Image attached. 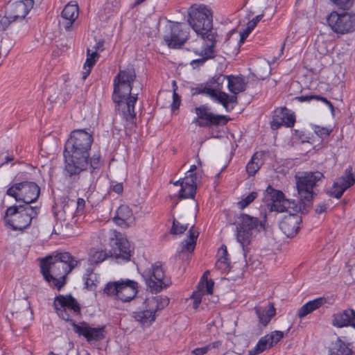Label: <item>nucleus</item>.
<instances>
[{
	"label": "nucleus",
	"mask_w": 355,
	"mask_h": 355,
	"mask_svg": "<svg viewBox=\"0 0 355 355\" xmlns=\"http://www.w3.org/2000/svg\"><path fill=\"white\" fill-rule=\"evenodd\" d=\"M271 128L272 130H277L279 129L282 125H284V121H282L279 119V117H275V113L273 116V119L270 123Z\"/></svg>",
	"instance_id": "54"
},
{
	"label": "nucleus",
	"mask_w": 355,
	"mask_h": 355,
	"mask_svg": "<svg viewBox=\"0 0 355 355\" xmlns=\"http://www.w3.org/2000/svg\"><path fill=\"white\" fill-rule=\"evenodd\" d=\"M99 58V54L97 52H92L90 49L87 51V59L83 66V69L87 68H92L96 64V60Z\"/></svg>",
	"instance_id": "36"
},
{
	"label": "nucleus",
	"mask_w": 355,
	"mask_h": 355,
	"mask_svg": "<svg viewBox=\"0 0 355 355\" xmlns=\"http://www.w3.org/2000/svg\"><path fill=\"white\" fill-rule=\"evenodd\" d=\"M216 35H213V38L209 37H202L204 40H207L210 42L209 44H206L203 49L200 52L198 50H193V52L198 55L203 57L206 60L214 58L215 57L214 48L216 44Z\"/></svg>",
	"instance_id": "26"
},
{
	"label": "nucleus",
	"mask_w": 355,
	"mask_h": 355,
	"mask_svg": "<svg viewBox=\"0 0 355 355\" xmlns=\"http://www.w3.org/2000/svg\"><path fill=\"white\" fill-rule=\"evenodd\" d=\"M103 45H104V42L102 41V40H99L94 46L93 49H94V51L93 52H97L98 53V51H103Z\"/></svg>",
	"instance_id": "59"
},
{
	"label": "nucleus",
	"mask_w": 355,
	"mask_h": 355,
	"mask_svg": "<svg viewBox=\"0 0 355 355\" xmlns=\"http://www.w3.org/2000/svg\"><path fill=\"white\" fill-rule=\"evenodd\" d=\"M184 179V184H186V188L189 189V197H195L196 189H197V184L189 178V177L187 175L185 176Z\"/></svg>",
	"instance_id": "41"
},
{
	"label": "nucleus",
	"mask_w": 355,
	"mask_h": 355,
	"mask_svg": "<svg viewBox=\"0 0 355 355\" xmlns=\"http://www.w3.org/2000/svg\"><path fill=\"white\" fill-rule=\"evenodd\" d=\"M334 4L343 10L349 9L354 3V0H330Z\"/></svg>",
	"instance_id": "43"
},
{
	"label": "nucleus",
	"mask_w": 355,
	"mask_h": 355,
	"mask_svg": "<svg viewBox=\"0 0 355 355\" xmlns=\"http://www.w3.org/2000/svg\"><path fill=\"white\" fill-rule=\"evenodd\" d=\"M205 294L200 291H195L191 295V298L193 300V308L197 309L202 302V295Z\"/></svg>",
	"instance_id": "46"
},
{
	"label": "nucleus",
	"mask_w": 355,
	"mask_h": 355,
	"mask_svg": "<svg viewBox=\"0 0 355 355\" xmlns=\"http://www.w3.org/2000/svg\"><path fill=\"white\" fill-rule=\"evenodd\" d=\"M92 68H86L85 69H84V71L83 72V80H85L87 76L89 75L90 72H91V70H92Z\"/></svg>",
	"instance_id": "64"
},
{
	"label": "nucleus",
	"mask_w": 355,
	"mask_h": 355,
	"mask_svg": "<svg viewBox=\"0 0 355 355\" xmlns=\"http://www.w3.org/2000/svg\"><path fill=\"white\" fill-rule=\"evenodd\" d=\"M293 136L300 140L302 143H309L310 139H311V137L309 135H306L305 132L299 130H295L293 133Z\"/></svg>",
	"instance_id": "45"
},
{
	"label": "nucleus",
	"mask_w": 355,
	"mask_h": 355,
	"mask_svg": "<svg viewBox=\"0 0 355 355\" xmlns=\"http://www.w3.org/2000/svg\"><path fill=\"white\" fill-rule=\"evenodd\" d=\"M258 196V193L256 191L251 192L245 198L241 199L238 202L237 205L239 209H243L251 204Z\"/></svg>",
	"instance_id": "37"
},
{
	"label": "nucleus",
	"mask_w": 355,
	"mask_h": 355,
	"mask_svg": "<svg viewBox=\"0 0 355 355\" xmlns=\"http://www.w3.org/2000/svg\"><path fill=\"white\" fill-rule=\"evenodd\" d=\"M188 22L198 35L213 38L216 32L213 29L211 11L205 6H192L189 10Z\"/></svg>",
	"instance_id": "9"
},
{
	"label": "nucleus",
	"mask_w": 355,
	"mask_h": 355,
	"mask_svg": "<svg viewBox=\"0 0 355 355\" xmlns=\"http://www.w3.org/2000/svg\"><path fill=\"white\" fill-rule=\"evenodd\" d=\"M209 272H206L200 279V281L198 284V290L200 291L204 294H212L214 282L212 279H207L206 276V273Z\"/></svg>",
	"instance_id": "34"
},
{
	"label": "nucleus",
	"mask_w": 355,
	"mask_h": 355,
	"mask_svg": "<svg viewBox=\"0 0 355 355\" xmlns=\"http://www.w3.org/2000/svg\"><path fill=\"white\" fill-rule=\"evenodd\" d=\"M327 22L331 31L338 35L355 32V12L332 11L327 17Z\"/></svg>",
	"instance_id": "12"
},
{
	"label": "nucleus",
	"mask_w": 355,
	"mask_h": 355,
	"mask_svg": "<svg viewBox=\"0 0 355 355\" xmlns=\"http://www.w3.org/2000/svg\"><path fill=\"white\" fill-rule=\"evenodd\" d=\"M332 324L337 327L351 326L355 328V311L348 309L334 313Z\"/></svg>",
	"instance_id": "20"
},
{
	"label": "nucleus",
	"mask_w": 355,
	"mask_h": 355,
	"mask_svg": "<svg viewBox=\"0 0 355 355\" xmlns=\"http://www.w3.org/2000/svg\"><path fill=\"white\" fill-rule=\"evenodd\" d=\"M85 207V200L82 198H78L77 202H76V215L78 216V215L83 214Z\"/></svg>",
	"instance_id": "50"
},
{
	"label": "nucleus",
	"mask_w": 355,
	"mask_h": 355,
	"mask_svg": "<svg viewBox=\"0 0 355 355\" xmlns=\"http://www.w3.org/2000/svg\"><path fill=\"white\" fill-rule=\"evenodd\" d=\"M347 189L345 187H341L340 185H338L336 187L334 186V183L333 184L332 187L327 191V193L331 197H334L337 199H339L343 195V193Z\"/></svg>",
	"instance_id": "39"
},
{
	"label": "nucleus",
	"mask_w": 355,
	"mask_h": 355,
	"mask_svg": "<svg viewBox=\"0 0 355 355\" xmlns=\"http://www.w3.org/2000/svg\"><path fill=\"white\" fill-rule=\"evenodd\" d=\"M314 132L322 139H325L329 136L332 130L325 127H321L317 125H313Z\"/></svg>",
	"instance_id": "40"
},
{
	"label": "nucleus",
	"mask_w": 355,
	"mask_h": 355,
	"mask_svg": "<svg viewBox=\"0 0 355 355\" xmlns=\"http://www.w3.org/2000/svg\"><path fill=\"white\" fill-rule=\"evenodd\" d=\"M169 299L166 296L157 295L147 298L143 303L142 309L132 313V317L145 327L151 325L155 320L157 311L168 306Z\"/></svg>",
	"instance_id": "10"
},
{
	"label": "nucleus",
	"mask_w": 355,
	"mask_h": 355,
	"mask_svg": "<svg viewBox=\"0 0 355 355\" xmlns=\"http://www.w3.org/2000/svg\"><path fill=\"white\" fill-rule=\"evenodd\" d=\"M119 300L122 302H130L135 298L138 293V283L128 279H121Z\"/></svg>",
	"instance_id": "19"
},
{
	"label": "nucleus",
	"mask_w": 355,
	"mask_h": 355,
	"mask_svg": "<svg viewBox=\"0 0 355 355\" xmlns=\"http://www.w3.org/2000/svg\"><path fill=\"white\" fill-rule=\"evenodd\" d=\"M92 142V135L85 130L71 132L64 150V170L70 177L79 175L88 168L91 173L97 172L103 166V161L100 153H94L89 158Z\"/></svg>",
	"instance_id": "2"
},
{
	"label": "nucleus",
	"mask_w": 355,
	"mask_h": 355,
	"mask_svg": "<svg viewBox=\"0 0 355 355\" xmlns=\"http://www.w3.org/2000/svg\"><path fill=\"white\" fill-rule=\"evenodd\" d=\"M198 236L199 232L196 228L195 225L193 224L191 226L188 232L189 240H191L196 242Z\"/></svg>",
	"instance_id": "51"
},
{
	"label": "nucleus",
	"mask_w": 355,
	"mask_h": 355,
	"mask_svg": "<svg viewBox=\"0 0 355 355\" xmlns=\"http://www.w3.org/2000/svg\"><path fill=\"white\" fill-rule=\"evenodd\" d=\"M229 78H230V76L223 75L221 73L216 74V79L217 82H216V88H214V89L218 91H220V89L222 88V85H223L225 80H227V82H228Z\"/></svg>",
	"instance_id": "47"
},
{
	"label": "nucleus",
	"mask_w": 355,
	"mask_h": 355,
	"mask_svg": "<svg viewBox=\"0 0 355 355\" xmlns=\"http://www.w3.org/2000/svg\"><path fill=\"white\" fill-rule=\"evenodd\" d=\"M318 98H319L320 101H322L324 103H325L330 108V110L332 112L334 111V107L333 104L327 98L322 97L321 96Z\"/></svg>",
	"instance_id": "58"
},
{
	"label": "nucleus",
	"mask_w": 355,
	"mask_h": 355,
	"mask_svg": "<svg viewBox=\"0 0 355 355\" xmlns=\"http://www.w3.org/2000/svg\"><path fill=\"white\" fill-rule=\"evenodd\" d=\"M251 32H250L247 29H245L243 32H241V38H240L239 42L240 43H243L245 42V39L248 37V36L249 35V34Z\"/></svg>",
	"instance_id": "61"
},
{
	"label": "nucleus",
	"mask_w": 355,
	"mask_h": 355,
	"mask_svg": "<svg viewBox=\"0 0 355 355\" xmlns=\"http://www.w3.org/2000/svg\"><path fill=\"white\" fill-rule=\"evenodd\" d=\"M78 15L79 8L77 4H67L61 13L62 21L60 22V25L66 31H71Z\"/></svg>",
	"instance_id": "18"
},
{
	"label": "nucleus",
	"mask_w": 355,
	"mask_h": 355,
	"mask_svg": "<svg viewBox=\"0 0 355 355\" xmlns=\"http://www.w3.org/2000/svg\"><path fill=\"white\" fill-rule=\"evenodd\" d=\"M257 26L256 24V22L253 21L252 20H250V21H248V23L247 24V27L245 29H247L248 31H249L250 32H251L254 28V27Z\"/></svg>",
	"instance_id": "63"
},
{
	"label": "nucleus",
	"mask_w": 355,
	"mask_h": 355,
	"mask_svg": "<svg viewBox=\"0 0 355 355\" xmlns=\"http://www.w3.org/2000/svg\"><path fill=\"white\" fill-rule=\"evenodd\" d=\"M148 288L152 293H159L171 284V279L166 275L161 262H156L151 269L143 275Z\"/></svg>",
	"instance_id": "14"
},
{
	"label": "nucleus",
	"mask_w": 355,
	"mask_h": 355,
	"mask_svg": "<svg viewBox=\"0 0 355 355\" xmlns=\"http://www.w3.org/2000/svg\"><path fill=\"white\" fill-rule=\"evenodd\" d=\"M272 347V345L270 344L269 338H268L267 335H266L259 339L256 346L252 349L249 351V355H257Z\"/></svg>",
	"instance_id": "32"
},
{
	"label": "nucleus",
	"mask_w": 355,
	"mask_h": 355,
	"mask_svg": "<svg viewBox=\"0 0 355 355\" xmlns=\"http://www.w3.org/2000/svg\"><path fill=\"white\" fill-rule=\"evenodd\" d=\"M186 184L182 185V188H180L179 191V198L180 199H187L191 198L193 199L195 197H189V189L186 188Z\"/></svg>",
	"instance_id": "52"
},
{
	"label": "nucleus",
	"mask_w": 355,
	"mask_h": 355,
	"mask_svg": "<svg viewBox=\"0 0 355 355\" xmlns=\"http://www.w3.org/2000/svg\"><path fill=\"white\" fill-rule=\"evenodd\" d=\"M195 112L197 117L194 119L193 123L201 128L225 125L229 120L225 115H218L212 113L211 107L207 105H201L196 107Z\"/></svg>",
	"instance_id": "16"
},
{
	"label": "nucleus",
	"mask_w": 355,
	"mask_h": 355,
	"mask_svg": "<svg viewBox=\"0 0 355 355\" xmlns=\"http://www.w3.org/2000/svg\"><path fill=\"white\" fill-rule=\"evenodd\" d=\"M236 227V241L242 247L243 255L247 257L250 251V245L256 234L264 230V223L258 218L246 214H240L237 217Z\"/></svg>",
	"instance_id": "8"
},
{
	"label": "nucleus",
	"mask_w": 355,
	"mask_h": 355,
	"mask_svg": "<svg viewBox=\"0 0 355 355\" xmlns=\"http://www.w3.org/2000/svg\"><path fill=\"white\" fill-rule=\"evenodd\" d=\"M132 215V211L130 208L128 206L122 205L118 208L113 220L116 225L124 227L127 225V220L130 219Z\"/></svg>",
	"instance_id": "29"
},
{
	"label": "nucleus",
	"mask_w": 355,
	"mask_h": 355,
	"mask_svg": "<svg viewBox=\"0 0 355 355\" xmlns=\"http://www.w3.org/2000/svg\"><path fill=\"white\" fill-rule=\"evenodd\" d=\"M189 37V27L180 22H172L164 35L165 44L170 49H180Z\"/></svg>",
	"instance_id": "15"
},
{
	"label": "nucleus",
	"mask_w": 355,
	"mask_h": 355,
	"mask_svg": "<svg viewBox=\"0 0 355 355\" xmlns=\"http://www.w3.org/2000/svg\"><path fill=\"white\" fill-rule=\"evenodd\" d=\"M14 160V157L12 155H10L9 153H7V155L4 157H1V155H0V167L3 166L5 164H8L10 162H12Z\"/></svg>",
	"instance_id": "55"
},
{
	"label": "nucleus",
	"mask_w": 355,
	"mask_h": 355,
	"mask_svg": "<svg viewBox=\"0 0 355 355\" xmlns=\"http://www.w3.org/2000/svg\"><path fill=\"white\" fill-rule=\"evenodd\" d=\"M34 5L33 0H21L9 2L3 16L0 15V28L5 31L9 25L17 20L24 19Z\"/></svg>",
	"instance_id": "13"
},
{
	"label": "nucleus",
	"mask_w": 355,
	"mask_h": 355,
	"mask_svg": "<svg viewBox=\"0 0 355 355\" xmlns=\"http://www.w3.org/2000/svg\"><path fill=\"white\" fill-rule=\"evenodd\" d=\"M183 247H182V251L186 250L187 252H191L194 250L196 242L186 239L182 242Z\"/></svg>",
	"instance_id": "48"
},
{
	"label": "nucleus",
	"mask_w": 355,
	"mask_h": 355,
	"mask_svg": "<svg viewBox=\"0 0 355 355\" xmlns=\"http://www.w3.org/2000/svg\"><path fill=\"white\" fill-rule=\"evenodd\" d=\"M283 337L284 333L281 331H274L270 334H267V338H269L272 347L279 343Z\"/></svg>",
	"instance_id": "42"
},
{
	"label": "nucleus",
	"mask_w": 355,
	"mask_h": 355,
	"mask_svg": "<svg viewBox=\"0 0 355 355\" xmlns=\"http://www.w3.org/2000/svg\"><path fill=\"white\" fill-rule=\"evenodd\" d=\"M263 152H256L246 165V172L250 176H253L259 170L263 162L261 160Z\"/></svg>",
	"instance_id": "27"
},
{
	"label": "nucleus",
	"mask_w": 355,
	"mask_h": 355,
	"mask_svg": "<svg viewBox=\"0 0 355 355\" xmlns=\"http://www.w3.org/2000/svg\"><path fill=\"white\" fill-rule=\"evenodd\" d=\"M320 95H314V94H311V95H302V96H296L295 98V100L298 101L299 102H309L312 100H316V101H319V98H320Z\"/></svg>",
	"instance_id": "49"
},
{
	"label": "nucleus",
	"mask_w": 355,
	"mask_h": 355,
	"mask_svg": "<svg viewBox=\"0 0 355 355\" xmlns=\"http://www.w3.org/2000/svg\"><path fill=\"white\" fill-rule=\"evenodd\" d=\"M40 213V207L31 205H15L8 207L5 212L6 226L15 231H23L35 222Z\"/></svg>",
	"instance_id": "6"
},
{
	"label": "nucleus",
	"mask_w": 355,
	"mask_h": 355,
	"mask_svg": "<svg viewBox=\"0 0 355 355\" xmlns=\"http://www.w3.org/2000/svg\"><path fill=\"white\" fill-rule=\"evenodd\" d=\"M327 206L325 203L322 202L319 203L315 206V213L320 214L324 213L327 211Z\"/></svg>",
	"instance_id": "56"
},
{
	"label": "nucleus",
	"mask_w": 355,
	"mask_h": 355,
	"mask_svg": "<svg viewBox=\"0 0 355 355\" xmlns=\"http://www.w3.org/2000/svg\"><path fill=\"white\" fill-rule=\"evenodd\" d=\"M328 355H352L353 351L349 347V344L344 342L340 338L332 342L329 348Z\"/></svg>",
	"instance_id": "24"
},
{
	"label": "nucleus",
	"mask_w": 355,
	"mask_h": 355,
	"mask_svg": "<svg viewBox=\"0 0 355 355\" xmlns=\"http://www.w3.org/2000/svg\"><path fill=\"white\" fill-rule=\"evenodd\" d=\"M299 213L302 214V211L289 213L288 215L284 216L279 223V229L287 237L295 236L300 228L302 217Z\"/></svg>",
	"instance_id": "17"
},
{
	"label": "nucleus",
	"mask_w": 355,
	"mask_h": 355,
	"mask_svg": "<svg viewBox=\"0 0 355 355\" xmlns=\"http://www.w3.org/2000/svg\"><path fill=\"white\" fill-rule=\"evenodd\" d=\"M120 286L121 279L119 281L110 282L105 284L103 293L109 297H112L119 300Z\"/></svg>",
	"instance_id": "33"
},
{
	"label": "nucleus",
	"mask_w": 355,
	"mask_h": 355,
	"mask_svg": "<svg viewBox=\"0 0 355 355\" xmlns=\"http://www.w3.org/2000/svg\"><path fill=\"white\" fill-rule=\"evenodd\" d=\"M246 85L247 83L243 77L230 75L227 88L231 93L238 94L245 91Z\"/></svg>",
	"instance_id": "25"
},
{
	"label": "nucleus",
	"mask_w": 355,
	"mask_h": 355,
	"mask_svg": "<svg viewBox=\"0 0 355 355\" xmlns=\"http://www.w3.org/2000/svg\"><path fill=\"white\" fill-rule=\"evenodd\" d=\"M110 245L111 247L109 252L110 255L103 250L96 251L91 254L90 261L92 263L98 264L105 261L108 257L114 259L118 263L131 260L133 250H131L127 239L121 233L115 232L114 236L110 238Z\"/></svg>",
	"instance_id": "7"
},
{
	"label": "nucleus",
	"mask_w": 355,
	"mask_h": 355,
	"mask_svg": "<svg viewBox=\"0 0 355 355\" xmlns=\"http://www.w3.org/2000/svg\"><path fill=\"white\" fill-rule=\"evenodd\" d=\"M53 306L58 315L66 322H69L73 327L74 332L80 336H83L87 342H97L105 338V326L92 327L85 321L76 324L73 318L80 315V306L71 295L55 296Z\"/></svg>",
	"instance_id": "3"
},
{
	"label": "nucleus",
	"mask_w": 355,
	"mask_h": 355,
	"mask_svg": "<svg viewBox=\"0 0 355 355\" xmlns=\"http://www.w3.org/2000/svg\"><path fill=\"white\" fill-rule=\"evenodd\" d=\"M218 346V343L216 342L212 343V345H208L202 347L196 348L192 351V354L194 355H204L207 354L209 349H210L211 347L215 348Z\"/></svg>",
	"instance_id": "44"
},
{
	"label": "nucleus",
	"mask_w": 355,
	"mask_h": 355,
	"mask_svg": "<svg viewBox=\"0 0 355 355\" xmlns=\"http://www.w3.org/2000/svg\"><path fill=\"white\" fill-rule=\"evenodd\" d=\"M324 178L323 173L318 171L303 172L301 175H296V187L299 195L297 200L286 198L282 191L268 185L265 191L271 200L270 203L267 204L268 209L279 213L302 211V214H306L308 212L307 207H310L311 202L317 196L315 189Z\"/></svg>",
	"instance_id": "1"
},
{
	"label": "nucleus",
	"mask_w": 355,
	"mask_h": 355,
	"mask_svg": "<svg viewBox=\"0 0 355 355\" xmlns=\"http://www.w3.org/2000/svg\"><path fill=\"white\" fill-rule=\"evenodd\" d=\"M189 225V223L182 225L174 218L173 220V225L171 229V233L175 235L183 234L187 230Z\"/></svg>",
	"instance_id": "38"
},
{
	"label": "nucleus",
	"mask_w": 355,
	"mask_h": 355,
	"mask_svg": "<svg viewBox=\"0 0 355 355\" xmlns=\"http://www.w3.org/2000/svg\"><path fill=\"white\" fill-rule=\"evenodd\" d=\"M180 102V96L174 91L173 94V103L171 105L173 111L179 108Z\"/></svg>",
	"instance_id": "53"
},
{
	"label": "nucleus",
	"mask_w": 355,
	"mask_h": 355,
	"mask_svg": "<svg viewBox=\"0 0 355 355\" xmlns=\"http://www.w3.org/2000/svg\"><path fill=\"white\" fill-rule=\"evenodd\" d=\"M40 194V187L31 181L14 183L6 191V195L14 198L17 202H23V205H31L35 202Z\"/></svg>",
	"instance_id": "11"
},
{
	"label": "nucleus",
	"mask_w": 355,
	"mask_h": 355,
	"mask_svg": "<svg viewBox=\"0 0 355 355\" xmlns=\"http://www.w3.org/2000/svg\"><path fill=\"white\" fill-rule=\"evenodd\" d=\"M354 184L355 175L352 172V167L349 166L345 170L343 175L334 182V186L340 185L341 187H345L348 189Z\"/></svg>",
	"instance_id": "31"
},
{
	"label": "nucleus",
	"mask_w": 355,
	"mask_h": 355,
	"mask_svg": "<svg viewBox=\"0 0 355 355\" xmlns=\"http://www.w3.org/2000/svg\"><path fill=\"white\" fill-rule=\"evenodd\" d=\"M191 94L193 96L198 94H206L214 101L216 89L207 87H204L203 84L198 85L197 87H191Z\"/></svg>",
	"instance_id": "35"
},
{
	"label": "nucleus",
	"mask_w": 355,
	"mask_h": 355,
	"mask_svg": "<svg viewBox=\"0 0 355 355\" xmlns=\"http://www.w3.org/2000/svg\"><path fill=\"white\" fill-rule=\"evenodd\" d=\"M236 95H229L225 92L216 90L214 101L221 104L227 112H230L238 104Z\"/></svg>",
	"instance_id": "21"
},
{
	"label": "nucleus",
	"mask_w": 355,
	"mask_h": 355,
	"mask_svg": "<svg viewBox=\"0 0 355 355\" xmlns=\"http://www.w3.org/2000/svg\"><path fill=\"white\" fill-rule=\"evenodd\" d=\"M254 310L259 322L263 327L267 326L272 318L276 314V309L272 303H269L268 306L266 308L255 307Z\"/></svg>",
	"instance_id": "23"
},
{
	"label": "nucleus",
	"mask_w": 355,
	"mask_h": 355,
	"mask_svg": "<svg viewBox=\"0 0 355 355\" xmlns=\"http://www.w3.org/2000/svg\"><path fill=\"white\" fill-rule=\"evenodd\" d=\"M85 262V259H77L68 252H57L40 259V272L50 286L60 291L66 284L67 276Z\"/></svg>",
	"instance_id": "5"
},
{
	"label": "nucleus",
	"mask_w": 355,
	"mask_h": 355,
	"mask_svg": "<svg viewBox=\"0 0 355 355\" xmlns=\"http://www.w3.org/2000/svg\"><path fill=\"white\" fill-rule=\"evenodd\" d=\"M85 281V285L87 288H92V286H94L93 281L90 279V277H83Z\"/></svg>",
	"instance_id": "60"
},
{
	"label": "nucleus",
	"mask_w": 355,
	"mask_h": 355,
	"mask_svg": "<svg viewBox=\"0 0 355 355\" xmlns=\"http://www.w3.org/2000/svg\"><path fill=\"white\" fill-rule=\"evenodd\" d=\"M327 303V300L324 297H318L313 300H310L304 304L297 311V316L303 318L308 314L311 313L314 311L320 309Z\"/></svg>",
	"instance_id": "22"
},
{
	"label": "nucleus",
	"mask_w": 355,
	"mask_h": 355,
	"mask_svg": "<svg viewBox=\"0 0 355 355\" xmlns=\"http://www.w3.org/2000/svg\"><path fill=\"white\" fill-rule=\"evenodd\" d=\"M112 191L116 193L117 194H121L123 191V186L122 183H116L112 186Z\"/></svg>",
	"instance_id": "57"
},
{
	"label": "nucleus",
	"mask_w": 355,
	"mask_h": 355,
	"mask_svg": "<svg viewBox=\"0 0 355 355\" xmlns=\"http://www.w3.org/2000/svg\"><path fill=\"white\" fill-rule=\"evenodd\" d=\"M135 80L134 68L119 70L113 80L114 90L112 96L115 109L121 111L125 121L132 124L135 123V105L138 99V93H132Z\"/></svg>",
	"instance_id": "4"
},
{
	"label": "nucleus",
	"mask_w": 355,
	"mask_h": 355,
	"mask_svg": "<svg viewBox=\"0 0 355 355\" xmlns=\"http://www.w3.org/2000/svg\"><path fill=\"white\" fill-rule=\"evenodd\" d=\"M217 256L218 259L215 264L216 268L221 271H226L229 268L230 263L226 245H221L218 251Z\"/></svg>",
	"instance_id": "30"
},
{
	"label": "nucleus",
	"mask_w": 355,
	"mask_h": 355,
	"mask_svg": "<svg viewBox=\"0 0 355 355\" xmlns=\"http://www.w3.org/2000/svg\"><path fill=\"white\" fill-rule=\"evenodd\" d=\"M63 202H64V205L63 207L64 210L65 211L67 207H69V203L73 205L74 201L73 200H70L68 197H65L63 198Z\"/></svg>",
	"instance_id": "62"
},
{
	"label": "nucleus",
	"mask_w": 355,
	"mask_h": 355,
	"mask_svg": "<svg viewBox=\"0 0 355 355\" xmlns=\"http://www.w3.org/2000/svg\"><path fill=\"white\" fill-rule=\"evenodd\" d=\"M275 117L284 121V125L291 128L295 123V116L286 107H279L275 110Z\"/></svg>",
	"instance_id": "28"
}]
</instances>
